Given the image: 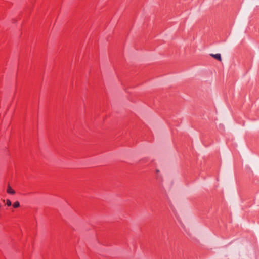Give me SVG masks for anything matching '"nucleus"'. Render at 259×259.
<instances>
[{
	"instance_id": "obj_1",
	"label": "nucleus",
	"mask_w": 259,
	"mask_h": 259,
	"mask_svg": "<svg viewBox=\"0 0 259 259\" xmlns=\"http://www.w3.org/2000/svg\"><path fill=\"white\" fill-rule=\"evenodd\" d=\"M7 192L11 195H14L15 194V190L10 186H8L7 189Z\"/></svg>"
},
{
	"instance_id": "obj_2",
	"label": "nucleus",
	"mask_w": 259,
	"mask_h": 259,
	"mask_svg": "<svg viewBox=\"0 0 259 259\" xmlns=\"http://www.w3.org/2000/svg\"><path fill=\"white\" fill-rule=\"evenodd\" d=\"M210 55L215 59L220 61H222V58L220 54H211Z\"/></svg>"
},
{
	"instance_id": "obj_3",
	"label": "nucleus",
	"mask_w": 259,
	"mask_h": 259,
	"mask_svg": "<svg viewBox=\"0 0 259 259\" xmlns=\"http://www.w3.org/2000/svg\"><path fill=\"white\" fill-rule=\"evenodd\" d=\"M13 206L15 208H17L20 207V203L18 201L15 202L13 204Z\"/></svg>"
},
{
	"instance_id": "obj_4",
	"label": "nucleus",
	"mask_w": 259,
	"mask_h": 259,
	"mask_svg": "<svg viewBox=\"0 0 259 259\" xmlns=\"http://www.w3.org/2000/svg\"><path fill=\"white\" fill-rule=\"evenodd\" d=\"M11 201L9 200V199H7L6 200V205L8 206H10L11 205Z\"/></svg>"
}]
</instances>
